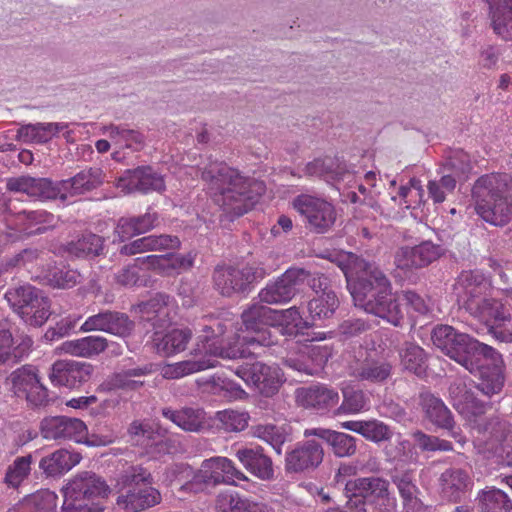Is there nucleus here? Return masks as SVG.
<instances>
[{"label":"nucleus","instance_id":"f257e3e1","mask_svg":"<svg viewBox=\"0 0 512 512\" xmlns=\"http://www.w3.org/2000/svg\"><path fill=\"white\" fill-rule=\"evenodd\" d=\"M273 309L254 303L242 312V323L247 335L237 334L234 342L221 341L229 328H232L231 319H205L201 334L197 337L195 347L191 351L193 358L175 363L164 364L160 374L164 379H180L191 374L211 369L217 366L216 357L224 359H238L246 357L251 347L271 346L276 343L273 335L266 325L272 326Z\"/></svg>","mask_w":512,"mask_h":512},{"label":"nucleus","instance_id":"f03ea898","mask_svg":"<svg viewBox=\"0 0 512 512\" xmlns=\"http://www.w3.org/2000/svg\"><path fill=\"white\" fill-rule=\"evenodd\" d=\"M431 340L445 355L479 377L477 385L484 395L491 397L504 386L503 360L492 347L480 343L452 326L438 325L432 330Z\"/></svg>","mask_w":512,"mask_h":512},{"label":"nucleus","instance_id":"7ed1b4c3","mask_svg":"<svg viewBox=\"0 0 512 512\" xmlns=\"http://www.w3.org/2000/svg\"><path fill=\"white\" fill-rule=\"evenodd\" d=\"M338 263L355 306L394 326H400L404 314L383 272L375 264L353 253L340 254Z\"/></svg>","mask_w":512,"mask_h":512},{"label":"nucleus","instance_id":"20e7f679","mask_svg":"<svg viewBox=\"0 0 512 512\" xmlns=\"http://www.w3.org/2000/svg\"><path fill=\"white\" fill-rule=\"evenodd\" d=\"M214 202L231 217L248 212L264 191L261 182L244 177L224 162L209 161L201 170Z\"/></svg>","mask_w":512,"mask_h":512},{"label":"nucleus","instance_id":"39448f33","mask_svg":"<svg viewBox=\"0 0 512 512\" xmlns=\"http://www.w3.org/2000/svg\"><path fill=\"white\" fill-rule=\"evenodd\" d=\"M449 396L453 407L476 431L474 446L480 453L498 456L509 453L504 444L510 433V425L506 421L495 418L485 424L477 422V418L490 407L489 403L478 400L463 379H456L450 384Z\"/></svg>","mask_w":512,"mask_h":512},{"label":"nucleus","instance_id":"423d86ee","mask_svg":"<svg viewBox=\"0 0 512 512\" xmlns=\"http://www.w3.org/2000/svg\"><path fill=\"white\" fill-rule=\"evenodd\" d=\"M512 178L506 173L479 177L472 188L476 213L494 226L507 224L512 216Z\"/></svg>","mask_w":512,"mask_h":512},{"label":"nucleus","instance_id":"0eeeda50","mask_svg":"<svg viewBox=\"0 0 512 512\" xmlns=\"http://www.w3.org/2000/svg\"><path fill=\"white\" fill-rule=\"evenodd\" d=\"M154 477L141 464L130 465L116 478L113 489L117 497L115 509L119 512H142L162 501L160 491L153 486Z\"/></svg>","mask_w":512,"mask_h":512},{"label":"nucleus","instance_id":"6e6552de","mask_svg":"<svg viewBox=\"0 0 512 512\" xmlns=\"http://www.w3.org/2000/svg\"><path fill=\"white\" fill-rule=\"evenodd\" d=\"M112 489L104 478L94 472L78 473L62 488L64 497L62 510L63 512H104V507L96 500L108 498Z\"/></svg>","mask_w":512,"mask_h":512},{"label":"nucleus","instance_id":"1a4fd4ad","mask_svg":"<svg viewBox=\"0 0 512 512\" xmlns=\"http://www.w3.org/2000/svg\"><path fill=\"white\" fill-rule=\"evenodd\" d=\"M240 481H248V477L236 467L231 459L214 456L201 463L192 479L183 484L180 491L197 493L202 490V485L236 486Z\"/></svg>","mask_w":512,"mask_h":512},{"label":"nucleus","instance_id":"9d476101","mask_svg":"<svg viewBox=\"0 0 512 512\" xmlns=\"http://www.w3.org/2000/svg\"><path fill=\"white\" fill-rule=\"evenodd\" d=\"M5 299L14 312L30 326H42L51 314L48 297L30 284L8 289Z\"/></svg>","mask_w":512,"mask_h":512},{"label":"nucleus","instance_id":"9b49d317","mask_svg":"<svg viewBox=\"0 0 512 512\" xmlns=\"http://www.w3.org/2000/svg\"><path fill=\"white\" fill-rule=\"evenodd\" d=\"M268 272L261 267L250 265L242 268L234 266H217L213 272L215 289L226 297L248 293L254 281L263 279Z\"/></svg>","mask_w":512,"mask_h":512},{"label":"nucleus","instance_id":"f8f14e48","mask_svg":"<svg viewBox=\"0 0 512 512\" xmlns=\"http://www.w3.org/2000/svg\"><path fill=\"white\" fill-rule=\"evenodd\" d=\"M293 207L303 218L305 227L317 234L328 232L337 218L334 205L320 197L299 195L294 199Z\"/></svg>","mask_w":512,"mask_h":512},{"label":"nucleus","instance_id":"ddd939ff","mask_svg":"<svg viewBox=\"0 0 512 512\" xmlns=\"http://www.w3.org/2000/svg\"><path fill=\"white\" fill-rule=\"evenodd\" d=\"M309 278V272L303 268H290L275 280H270L258 293L260 302L277 305L292 300L298 288Z\"/></svg>","mask_w":512,"mask_h":512},{"label":"nucleus","instance_id":"4468645a","mask_svg":"<svg viewBox=\"0 0 512 512\" xmlns=\"http://www.w3.org/2000/svg\"><path fill=\"white\" fill-rule=\"evenodd\" d=\"M236 375L266 397L274 395L284 381L278 365L263 362L245 363L237 368Z\"/></svg>","mask_w":512,"mask_h":512},{"label":"nucleus","instance_id":"2eb2a0df","mask_svg":"<svg viewBox=\"0 0 512 512\" xmlns=\"http://www.w3.org/2000/svg\"><path fill=\"white\" fill-rule=\"evenodd\" d=\"M354 490L353 498H361L374 512H394L396 498L389 491V482L379 477H364L349 484Z\"/></svg>","mask_w":512,"mask_h":512},{"label":"nucleus","instance_id":"dca6fc26","mask_svg":"<svg viewBox=\"0 0 512 512\" xmlns=\"http://www.w3.org/2000/svg\"><path fill=\"white\" fill-rule=\"evenodd\" d=\"M40 430L43 438L47 440H73L84 443L88 435L87 426L82 420L67 416L44 418Z\"/></svg>","mask_w":512,"mask_h":512},{"label":"nucleus","instance_id":"f3484780","mask_svg":"<svg viewBox=\"0 0 512 512\" xmlns=\"http://www.w3.org/2000/svg\"><path fill=\"white\" fill-rule=\"evenodd\" d=\"M128 434L133 444L143 448L152 459H159L169 453V440L147 422L133 421L128 428Z\"/></svg>","mask_w":512,"mask_h":512},{"label":"nucleus","instance_id":"a211bd4d","mask_svg":"<svg viewBox=\"0 0 512 512\" xmlns=\"http://www.w3.org/2000/svg\"><path fill=\"white\" fill-rule=\"evenodd\" d=\"M297 403L319 414H326L338 407L340 395L336 388L327 384L318 383L296 390Z\"/></svg>","mask_w":512,"mask_h":512},{"label":"nucleus","instance_id":"6ab92c4d","mask_svg":"<svg viewBox=\"0 0 512 512\" xmlns=\"http://www.w3.org/2000/svg\"><path fill=\"white\" fill-rule=\"evenodd\" d=\"M116 186L125 193L152 191L162 192L165 190L163 176L156 172L151 166H141L132 170H126L117 180Z\"/></svg>","mask_w":512,"mask_h":512},{"label":"nucleus","instance_id":"aec40b11","mask_svg":"<svg viewBox=\"0 0 512 512\" xmlns=\"http://www.w3.org/2000/svg\"><path fill=\"white\" fill-rule=\"evenodd\" d=\"M55 223L54 215L44 210H23L7 219V227L18 237L45 233Z\"/></svg>","mask_w":512,"mask_h":512},{"label":"nucleus","instance_id":"412c9836","mask_svg":"<svg viewBox=\"0 0 512 512\" xmlns=\"http://www.w3.org/2000/svg\"><path fill=\"white\" fill-rule=\"evenodd\" d=\"M444 254V248L430 240H425L413 247H402L395 255L398 268L407 270L422 268L439 259Z\"/></svg>","mask_w":512,"mask_h":512},{"label":"nucleus","instance_id":"4be33fe9","mask_svg":"<svg viewBox=\"0 0 512 512\" xmlns=\"http://www.w3.org/2000/svg\"><path fill=\"white\" fill-rule=\"evenodd\" d=\"M93 372L91 364L74 360L56 361L49 373L54 386L75 388L87 382Z\"/></svg>","mask_w":512,"mask_h":512},{"label":"nucleus","instance_id":"5701e85b","mask_svg":"<svg viewBox=\"0 0 512 512\" xmlns=\"http://www.w3.org/2000/svg\"><path fill=\"white\" fill-rule=\"evenodd\" d=\"M133 322L124 313L105 311L88 317L81 325L80 331H103L119 337L131 334Z\"/></svg>","mask_w":512,"mask_h":512},{"label":"nucleus","instance_id":"b1692460","mask_svg":"<svg viewBox=\"0 0 512 512\" xmlns=\"http://www.w3.org/2000/svg\"><path fill=\"white\" fill-rule=\"evenodd\" d=\"M420 405L427 420L433 425L450 431V435L459 443L465 440L459 431L454 430L455 422L452 412L443 400L430 392L420 394Z\"/></svg>","mask_w":512,"mask_h":512},{"label":"nucleus","instance_id":"393cba45","mask_svg":"<svg viewBox=\"0 0 512 512\" xmlns=\"http://www.w3.org/2000/svg\"><path fill=\"white\" fill-rule=\"evenodd\" d=\"M162 415L186 432L201 433L211 427V417L201 407L163 408Z\"/></svg>","mask_w":512,"mask_h":512},{"label":"nucleus","instance_id":"a878e982","mask_svg":"<svg viewBox=\"0 0 512 512\" xmlns=\"http://www.w3.org/2000/svg\"><path fill=\"white\" fill-rule=\"evenodd\" d=\"M439 492L444 500L460 502L473 488L470 474L461 468H448L438 479Z\"/></svg>","mask_w":512,"mask_h":512},{"label":"nucleus","instance_id":"bb28decb","mask_svg":"<svg viewBox=\"0 0 512 512\" xmlns=\"http://www.w3.org/2000/svg\"><path fill=\"white\" fill-rule=\"evenodd\" d=\"M15 393H23L35 405L47 399V390L40 383L35 367L26 365L13 371L9 377Z\"/></svg>","mask_w":512,"mask_h":512},{"label":"nucleus","instance_id":"cd10ccee","mask_svg":"<svg viewBox=\"0 0 512 512\" xmlns=\"http://www.w3.org/2000/svg\"><path fill=\"white\" fill-rule=\"evenodd\" d=\"M324 450L314 440L298 443L286 455V469L292 472H303L317 468L323 461Z\"/></svg>","mask_w":512,"mask_h":512},{"label":"nucleus","instance_id":"c85d7f7f","mask_svg":"<svg viewBox=\"0 0 512 512\" xmlns=\"http://www.w3.org/2000/svg\"><path fill=\"white\" fill-rule=\"evenodd\" d=\"M392 364L385 358L367 355L348 366L349 375L361 381L383 383L392 375Z\"/></svg>","mask_w":512,"mask_h":512},{"label":"nucleus","instance_id":"c756f323","mask_svg":"<svg viewBox=\"0 0 512 512\" xmlns=\"http://www.w3.org/2000/svg\"><path fill=\"white\" fill-rule=\"evenodd\" d=\"M471 315L483 321L487 325H492L490 332L500 341H512V334L497 332L494 326H501L503 323L511 320V315L505 306L493 298L487 299L478 308L475 304L471 305Z\"/></svg>","mask_w":512,"mask_h":512},{"label":"nucleus","instance_id":"7c9ffc66","mask_svg":"<svg viewBox=\"0 0 512 512\" xmlns=\"http://www.w3.org/2000/svg\"><path fill=\"white\" fill-rule=\"evenodd\" d=\"M235 457L250 474L260 480L269 481L274 477L272 460L261 446L239 448Z\"/></svg>","mask_w":512,"mask_h":512},{"label":"nucleus","instance_id":"2f4dec72","mask_svg":"<svg viewBox=\"0 0 512 512\" xmlns=\"http://www.w3.org/2000/svg\"><path fill=\"white\" fill-rule=\"evenodd\" d=\"M195 255L167 253L163 255H148L139 259V262H148V267L164 275L180 274L193 266Z\"/></svg>","mask_w":512,"mask_h":512},{"label":"nucleus","instance_id":"473e14b6","mask_svg":"<svg viewBox=\"0 0 512 512\" xmlns=\"http://www.w3.org/2000/svg\"><path fill=\"white\" fill-rule=\"evenodd\" d=\"M463 294L460 296L465 309L471 314V305L475 304L478 308L487 299V293L491 288V282L479 271L471 272L466 275L463 282Z\"/></svg>","mask_w":512,"mask_h":512},{"label":"nucleus","instance_id":"72a5a7b5","mask_svg":"<svg viewBox=\"0 0 512 512\" xmlns=\"http://www.w3.org/2000/svg\"><path fill=\"white\" fill-rule=\"evenodd\" d=\"M180 247V240L171 235H149L138 238L120 248V253L126 256L145 253L149 251H161L177 249Z\"/></svg>","mask_w":512,"mask_h":512},{"label":"nucleus","instance_id":"f704fd0d","mask_svg":"<svg viewBox=\"0 0 512 512\" xmlns=\"http://www.w3.org/2000/svg\"><path fill=\"white\" fill-rule=\"evenodd\" d=\"M304 436H316L324 440L337 457H350L356 452V439L343 432L325 428H310L304 431Z\"/></svg>","mask_w":512,"mask_h":512},{"label":"nucleus","instance_id":"c9c22d12","mask_svg":"<svg viewBox=\"0 0 512 512\" xmlns=\"http://www.w3.org/2000/svg\"><path fill=\"white\" fill-rule=\"evenodd\" d=\"M7 189L33 198L52 199L57 197L52 182L44 178L37 179L28 176L10 178L7 181Z\"/></svg>","mask_w":512,"mask_h":512},{"label":"nucleus","instance_id":"e433bc0d","mask_svg":"<svg viewBox=\"0 0 512 512\" xmlns=\"http://www.w3.org/2000/svg\"><path fill=\"white\" fill-rule=\"evenodd\" d=\"M191 338L192 332L190 329L175 328L165 334L155 332L152 341L159 355L170 357L183 352Z\"/></svg>","mask_w":512,"mask_h":512},{"label":"nucleus","instance_id":"4c0bfd02","mask_svg":"<svg viewBox=\"0 0 512 512\" xmlns=\"http://www.w3.org/2000/svg\"><path fill=\"white\" fill-rule=\"evenodd\" d=\"M494 33L505 41H512V0H485Z\"/></svg>","mask_w":512,"mask_h":512},{"label":"nucleus","instance_id":"58836bf2","mask_svg":"<svg viewBox=\"0 0 512 512\" xmlns=\"http://www.w3.org/2000/svg\"><path fill=\"white\" fill-rule=\"evenodd\" d=\"M103 183V172L100 168H89L75 176L60 182V190L70 196L83 195Z\"/></svg>","mask_w":512,"mask_h":512},{"label":"nucleus","instance_id":"ea45409f","mask_svg":"<svg viewBox=\"0 0 512 512\" xmlns=\"http://www.w3.org/2000/svg\"><path fill=\"white\" fill-rule=\"evenodd\" d=\"M215 512H273L264 503L255 502L237 492L224 491L217 495Z\"/></svg>","mask_w":512,"mask_h":512},{"label":"nucleus","instance_id":"a19ab883","mask_svg":"<svg viewBox=\"0 0 512 512\" xmlns=\"http://www.w3.org/2000/svg\"><path fill=\"white\" fill-rule=\"evenodd\" d=\"M272 326L278 328L282 335L297 336L308 329L311 323L302 316L299 307L291 306L287 309H273Z\"/></svg>","mask_w":512,"mask_h":512},{"label":"nucleus","instance_id":"79ce46f5","mask_svg":"<svg viewBox=\"0 0 512 512\" xmlns=\"http://www.w3.org/2000/svg\"><path fill=\"white\" fill-rule=\"evenodd\" d=\"M80 453L67 449H59L50 455L43 457L39 468L48 476L64 474L80 463Z\"/></svg>","mask_w":512,"mask_h":512},{"label":"nucleus","instance_id":"37998d69","mask_svg":"<svg viewBox=\"0 0 512 512\" xmlns=\"http://www.w3.org/2000/svg\"><path fill=\"white\" fill-rule=\"evenodd\" d=\"M393 483L396 485L402 501L404 512H419L422 502L419 499V489L415 483L414 474L410 471L400 472L393 476Z\"/></svg>","mask_w":512,"mask_h":512},{"label":"nucleus","instance_id":"c03bdc74","mask_svg":"<svg viewBox=\"0 0 512 512\" xmlns=\"http://www.w3.org/2000/svg\"><path fill=\"white\" fill-rule=\"evenodd\" d=\"M338 306L339 300L333 290L324 288L321 293H317L307 305L311 326L331 318Z\"/></svg>","mask_w":512,"mask_h":512},{"label":"nucleus","instance_id":"a18cd8bd","mask_svg":"<svg viewBox=\"0 0 512 512\" xmlns=\"http://www.w3.org/2000/svg\"><path fill=\"white\" fill-rule=\"evenodd\" d=\"M66 128L63 124L54 122L22 125L16 134V139L23 143H46Z\"/></svg>","mask_w":512,"mask_h":512},{"label":"nucleus","instance_id":"49530a36","mask_svg":"<svg viewBox=\"0 0 512 512\" xmlns=\"http://www.w3.org/2000/svg\"><path fill=\"white\" fill-rule=\"evenodd\" d=\"M41 278L45 284L57 289L73 288L82 280V276L77 270L62 264L47 265Z\"/></svg>","mask_w":512,"mask_h":512},{"label":"nucleus","instance_id":"de8ad7c7","mask_svg":"<svg viewBox=\"0 0 512 512\" xmlns=\"http://www.w3.org/2000/svg\"><path fill=\"white\" fill-rule=\"evenodd\" d=\"M108 347L107 339L102 336H87L64 342L62 350L68 354L91 358L99 355Z\"/></svg>","mask_w":512,"mask_h":512},{"label":"nucleus","instance_id":"09e8293b","mask_svg":"<svg viewBox=\"0 0 512 512\" xmlns=\"http://www.w3.org/2000/svg\"><path fill=\"white\" fill-rule=\"evenodd\" d=\"M341 392L342 403L335 409V415H355L369 409V398L361 389L345 386Z\"/></svg>","mask_w":512,"mask_h":512},{"label":"nucleus","instance_id":"8fccbe9b","mask_svg":"<svg viewBox=\"0 0 512 512\" xmlns=\"http://www.w3.org/2000/svg\"><path fill=\"white\" fill-rule=\"evenodd\" d=\"M103 247L104 240L102 237L93 233H87L77 240L69 242L65 247V251L71 257L89 258L100 255Z\"/></svg>","mask_w":512,"mask_h":512},{"label":"nucleus","instance_id":"3c124183","mask_svg":"<svg viewBox=\"0 0 512 512\" xmlns=\"http://www.w3.org/2000/svg\"><path fill=\"white\" fill-rule=\"evenodd\" d=\"M170 297L165 294H157L149 301L140 305L142 318L151 322L154 328L162 327L166 323L168 316V304Z\"/></svg>","mask_w":512,"mask_h":512},{"label":"nucleus","instance_id":"603ef678","mask_svg":"<svg viewBox=\"0 0 512 512\" xmlns=\"http://www.w3.org/2000/svg\"><path fill=\"white\" fill-rule=\"evenodd\" d=\"M481 512H512V500L502 490L488 487L478 493Z\"/></svg>","mask_w":512,"mask_h":512},{"label":"nucleus","instance_id":"864d4df0","mask_svg":"<svg viewBox=\"0 0 512 512\" xmlns=\"http://www.w3.org/2000/svg\"><path fill=\"white\" fill-rule=\"evenodd\" d=\"M103 134L109 136L112 142L132 150H140L144 143L142 134L136 130L128 129L122 125H110L103 128Z\"/></svg>","mask_w":512,"mask_h":512},{"label":"nucleus","instance_id":"5fc2aeb1","mask_svg":"<svg viewBox=\"0 0 512 512\" xmlns=\"http://www.w3.org/2000/svg\"><path fill=\"white\" fill-rule=\"evenodd\" d=\"M142 257L134 259L133 263L123 267L115 274V281L124 287H140L147 286L148 278L144 273H141L143 268H148V262H139Z\"/></svg>","mask_w":512,"mask_h":512},{"label":"nucleus","instance_id":"6e6d98bb","mask_svg":"<svg viewBox=\"0 0 512 512\" xmlns=\"http://www.w3.org/2000/svg\"><path fill=\"white\" fill-rule=\"evenodd\" d=\"M401 365L416 375H422L426 370V355L417 344L406 343L400 352Z\"/></svg>","mask_w":512,"mask_h":512},{"label":"nucleus","instance_id":"4d7b16f0","mask_svg":"<svg viewBox=\"0 0 512 512\" xmlns=\"http://www.w3.org/2000/svg\"><path fill=\"white\" fill-rule=\"evenodd\" d=\"M424 189L421 180L418 178H411L406 185L399 188L398 195L393 196L394 201L399 200L398 204L403 208L410 209L416 205L424 202Z\"/></svg>","mask_w":512,"mask_h":512},{"label":"nucleus","instance_id":"13d9d810","mask_svg":"<svg viewBox=\"0 0 512 512\" xmlns=\"http://www.w3.org/2000/svg\"><path fill=\"white\" fill-rule=\"evenodd\" d=\"M219 427L225 432H241L248 426L250 416L246 411L225 409L216 413Z\"/></svg>","mask_w":512,"mask_h":512},{"label":"nucleus","instance_id":"bf43d9fd","mask_svg":"<svg viewBox=\"0 0 512 512\" xmlns=\"http://www.w3.org/2000/svg\"><path fill=\"white\" fill-rule=\"evenodd\" d=\"M32 456H19L8 466L4 482L13 488H17L30 475Z\"/></svg>","mask_w":512,"mask_h":512},{"label":"nucleus","instance_id":"052dcab7","mask_svg":"<svg viewBox=\"0 0 512 512\" xmlns=\"http://www.w3.org/2000/svg\"><path fill=\"white\" fill-rule=\"evenodd\" d=\"M358 473V466L353 463H342L334 477V484L343 491L346 498H353L354 490L350 489L349 484L357 482L360 478H354Z\"/></svg>","mask_w":512,"mask_h":512},{"label":"nucleus","instance_id":"680f3d73","mask_svg":"<svg viewBox=\"0 0 512 512\" xmlns=\"http://www.w3.org/2000/svg\"><path fill=\"white\" fill-rule=\"evenodd\" d=\"M338 163V159L329 157L324 159H315L314 161L306 164L305 174L308 176L323 178L327 182H332L336 175L335 170Z\"/></svg>","mask_w":512,"mask_h":512},{"label":"nucleus","instance_id":"e2e57ef3","mask_svg":"<svg viewBox=\"0 0 512 512\" xmlns=\"http://www.w3.org/2000/svg\"><path fill=\"white\" fill-rule=\"evenodd\" d=\"M253 435L271 445L276 453L281 454L286 436L278 427L272 424L257 425L253 429Z\"/></svg>","mask_w":512,"mask_h":512},{"label":"nucleus","instance_id":"0e129e2a","mask_svg":"<svg viewBox=\"0 0 512 512\" xmlns=\"http://www.w3.org/2000/svg\"><path fill=\"white\" fill-rule=\"evenodd\" d=\"M413 438L417 447L422 451H451L453 449L451 442L425 434L422 431H416Z\"/></svg>","mask_w":512,"mask_h":512},{"label":"nucleus","instance_id":"69168bd1","mask_svg":"<svg viewBox=\"0 0 512 512\" xmlns=\"http://www.w3.org/2000/svg\"><path fill=\"white\" fill-rule=\"evenodd\" d=\"M446 167L458 177L466 176L472 169L470 156L462 149H455L447 157Z\"/></svg>","mask_w":512,"mask_h":512},{"label":"nucleus","instance_id":"338daca9","mask_svg":"<svg viewBox=\"0 0 512 512\" xmlns=\"http://www.w3.org/2000/svg\"><path fill=\"white\" fill-rule=\"evenodd\" d=\"M361 435L372 442L391 440L393 437L390 428L378 420L364 421Z\"/></svg>","mask_w":512,"mask_h":512},{"label":"nucleus","instance_id":"774afa93","mask_svg":"<svg viewBox=\"0 0 512 512\" xmlns=\"http://www.w3.org/2000/svg\"><path fill=\"white\" fill-rule=\"evenodd\" d=\"M27 504L32 505L36 512H54L57 495L49 490L37 491L29 496Z\"/></svg>","mask_w":512,"mask_h":512}]
</instances>
